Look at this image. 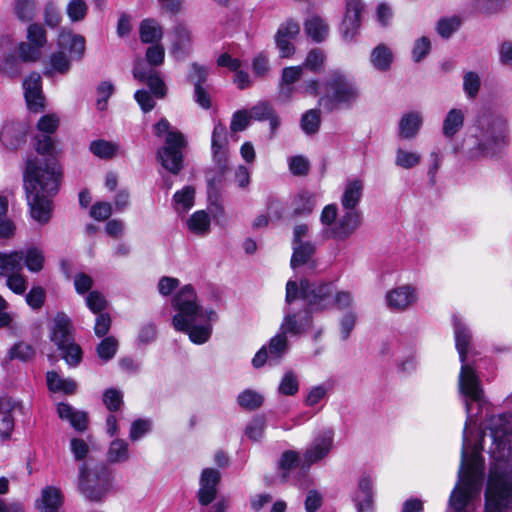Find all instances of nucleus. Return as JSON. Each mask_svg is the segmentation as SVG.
I'll return each instance as SVG.
<instances>
[{
	"mask_svg": "<svg viewBox=\"0 0 512 512\" xmlns=\"http://www.w3.org/2000/svg\"><path fill=\"white\" fill-rule=\"evenodd\" d=\"M453 325L455 345L462 363L458 388L459 393L464 398L467 417L463 431L459 480L450 495L449 503L455 511L464 512L470 508L473 500L479 497L484 477L483 459L477 445H474L468 457L470 441L467 430L469 426L477 421V414L473 412V403L477 404L478 410H482L488 404L478 375L474 368L466 363L471 333L458 317L453 318Z\"/></svg>",
	"mask_w": 512,
	"mask_h": 512,
	"instance_id": "obj_1",
	"label": "nucleus"
},
{
	"mask_svg": "<svg viewBox=\"0 0 512 512\" xmlns=\"http://www.w3.org/2000/svg\"><path fill=\"white\" fill-rule=\"evenodd\" d=\"M264 401V397L251 389L244 390L237 397L238 404L247 410H255L259 408Z\"/></svg>",
	"mask_w": 512,
	"mask_h": 512,
	"instance_id": "obj_47",
	"label": "nucleus"
},
{
	"mask_svg": "<svg viewBox=\"0 0 512 512\" xmlns=\"http://www.w3.org/2000/svg\"><path fill=\"white\" fill-rule=\"evenodd\" d=\"M481 86V80L477 73L467 72L463 76V90L466 95L473 99L477 96Z\"/></svg>",
	"mask_w": 512,
	"mask_h": 512,
	"instance_id": "obj_54",
	"label": "nucleus"
},
{
	"mask_svg": "<svg viewBox=\"0 0 512 512\" xmlns=\"http://www.w3.org/2000/svg\"><path fill=\"white\" fill-rule=\"evenodd\" d=\"M118 342L112 337H106L97 346V354L103 361H108L114 357L117 352Z\"/></svg>",
	"mask_w": 512,
	"mask_h": 512,
	"instance_id": "obj_52",
	"label": "nucleus"
},
{
	"mask_svg": "<svg viewBox=\"0 0 512 512\" xmlns=\"http://www.w3.org/2000/svg\"><path fill=\"white\" fill-rule=\"evenodd\" d=\"M423 117L420 112L404 114L399 121V136L403 139L414 138L422 125Z\"/></svg>",
	"mask_w": 512,
	"mask_h": 512,
	"instance_id": "obj_31",
	"label": "nucleus"
},
{
	"mask_svg": "<svg viewBox=\"0 0 512 512\" xmlns=\"http://www.w3.org/2000/svg\"><path fill=\"white\" fill-rule=\"evenodd\" d=\"M18 52L23 62H36L41 57V49L28 42L19 43Z\"/></svg>",
	"mask_w": 512,
	"mask_h": 512,
	"instance_id": "obj_58",
	"label": "nucleus"
},
{
	"mask_svg": "<svg viewBox=\"0 0 512 512\" xmlns=\"http://www.w3.org/2000/svg\"><path fill=\"white\" fill-rule=\"evenodd\" d=\"M34 354L35 350L30 344L20 342L14 345L11 349L10 358L19 359L21 361H28L33 358Z\"/></svg>",
	"mask_w": 512,
	"mask_h": 512,
	"instance_id": "obj_64",
	"label": "nucleus"
},
{
	"mask_svg": "<svg viewBox=\"0 0 512 512\" xmlns=\"http://www.w3.org/2000/svg\"><path fill=\"white\" fill-rule=\"evenodd\" d=\"M58 126L59 118L55 114H47L39 119L37 128L43 135L36 137L35 149L38 153L42 155L54 154L55 147L50 134H53Z\"/></svg>",
	"mask_w": 512,
	"mask_h": 512,
	"instance_id": "obj_16",
	"label": "nucleus"
},
{
	"mask_svg": "<svg viewBox=\"0 0 512 512\" xmlns=\"http://www.w3.org/2000/svg\"><path fill=\"white\" fill-rule=\"evenodd\" d=\"M171 37V54L177 59H183L191 50V32L185 26L178 25L172 31Z\"/></svg>",
	"mask_w": 512,
	"mask_h": 512,
	"instance_id": "obj_25",
	"label": "nucleus"
},
{
	"mask_svg": "<svg viewBox=\"0 0 512 512\" xmlns=\"http://www.w3.org/2000/svg\"><path fill=\"white\" fill-rule=\"evenodd\" d=\"M211 219L204 210L194 212L187 220V227L190 232L197 235H204L210 230Z\"/></svg>",
	"mask_w": 512,
	"mask_h": 512,
	"instance_id": "obj_39",
	"label": "nucleus"
},
{
	"mask_svg": "<svg viewBox=\"0 0 512 512\" xmlns=\"http://www.w3.org/2000/svg\"><path fill=\"white\" fill-rule=\"evenodd\" d=\"M0 72L10 78L19 77L22 72L20 60L13 54L0 52Z\"/></svg>",
	"mask_w": 512,
	"mask_h": 512,
	"instance_id": "obj_46",
	"label": "nucleus"
},
{
	"mask_svg": "<svg viewBox=\"0 0 512 512\" xmlns=\"http://www.w3.org/2000/svg\"><path fill=\"white\" fill-rule=\"evenodd\" d=\"M23 254V265L25 264V266L30 272L37 273L43 269L45 257L40 249L36 247H31L28 248L26 251H23Z\"/></svg>",
	"mask_w": 512,
	"mask_h": 512,
	"instance_id": "obj_45",
	"label": "nucleus"
},
{
	"mask_svg": "<svg viewBox=\"0 0 512 512\" xmlns=\"http://www.w3.org/2000/svg\"><path fill=\"white\" fill-rule=\"evenodd\" d=\"M287 311L280 326L285 334L299 335L306 332L312 325L311 312L307 301L303 299L301 284L289 280L286 284Z\"/></svg>",
	"mask_w": 512,
	"mask_h": 512,
	"instance_id": "obj_6",
	"label": "nucleus"
},
{
	"mask_svg": "<svg viewBox=\"0 0 512 512\" xmlns=\"http://www.w3.org/2000/svg\"><path fill=\"white\" fill-rule=\"evenodd\" d=\"M71 61L70 57H68L64 51L52 53L44 69V75L51 77L55 73L66 74L70 70Z\"/></svg>",
	"mask_w": 512,
	"mask_h": 512,
	"instance_id": "obj_35",
	"label": "nucleus"
},
{
	"mask_svg": "<svg viewBox=\"0 0 512 512\" xmlns=\"http://www.w3.org/2000/svg\"><path fill=\"white\" fill-rule=\"evenodd\" d=\"M292 257H291V267L293 269L307 264L313 257L316 252V245L311 242L299 243L292 245Z\"/></svg>",
	"mask_w": 512,
	"mask_h": 512,
	"instance_id": "obj_36",
	"label": "nucleus"
},
{
	"mask_svg": "<svg viewBox=\"0 0 512 512\" xmlns=\"http://www.w3.org/2000/svg\"><path fill=\"white\" fill-rule=\"evenodd\" d=\"M460 26V20L457 17L443 18L437 23V31L443 38H448Z\"/></svg>",
	"mask_w": 512,
	"mask_h": 512,
	"instance_id": "obj_63",
	"label": "nucleus"
},
{
	"mask_svg": "<svg viewBox=\"0 0 512 512\" xmlns=\"http://www.w3.org/2000/svg\"><path fill=\"white\" fill-rule=\"evenodd\" d=\"M334 430L326 427L321 429L312 439L302 456V467L311 465L325 459L331 452L334 444Z\"/></svg>",
	"mask_w": 512,
	"mask_h": 512,
	"instance_id": "obj_12",
	"label": "nucleus"
},
{
	"mask_svg": "<svg viewBox=\"0 0 512 512\" xmlns=\"http://www.w3.org/2000/svg\"><path fill=\"white\" fill-rule=\"evenodd\" d=\"M194 198V187L185 186L174 194L172 206L177 213L184 214L193 207Z\"/></svg>",
	"mask_w": 512,
	"mask_h": 512,
	"instance_id": "obj_37",
	"label": "nucleus"
},
{
	"mask_svg": "<svg viewBox=\"0 0 512 512\" xmlns=\"http://www.w3.org/2000/svg\"><path fill=\"white\" fill-rule=\"evenodd\" d=\"M139 34L144 43L159 42L163 36L161 26L153 19H145L141 22Z\"/></svg>",
	"mask_w": 512,
	"mask_h": 512,
	"instance_id": "obj_40",
	"label": "nucleus"
},
{
	"mask_svg": "<svg viewBox=\"0 0 512 512\" xmlns=\"http://www.w3.org/2000/svg\"><path fill=\"white\" fill-rule=\"evenodd\" d=\"M57 413L62 420H66L77 431L87 429L88 417L84 411L77 410L67 403H59Z\"/></svg>",
	"mask_w": 512,
	"mask_h": 512,
	"instance_id": "obj_29",
	"label": "nucleus"
},
{
	"mask_svg": "<svg viewBox=\"0 0 512 512\" xmlns=\"http://www.w3.org/2000/svg\"><path fill=\"white\" fill-rule=\"evenodd\" d=\"M392 60L393 54L391 50L383 44L375 47L371 53V63L380 71L388 70L391 66Z\"/></svg>",
	"mask_w": 512,
	"mask_h": 512,
	"instance_id": "obj_43",
	"label": "nucleus"
},
{
	"mask_svg": "<svg viewBox=\"0 0 512 512\" xmlns=\"http://www.w3.org/2000/svg\"><path fill=\"white\" fill-rule=\"evenodd\" d=\"M315 205V195L308 191H302L293 199V212L295 215L310 214Z\"/></svg>",
	"mask_w": 512,
	"mask_h": 512,
	"instance_id": "obj_42",
	"label": "nucleus"
},
{
	"mask_svg": "<svg viewBox=\"0 0 512 512\" xmlns=\"http://www.w3.org/2000/svg\"><path fill=\"white\" fill-rule=\"evenodd\" d=\"M265 429V420L261 417L253 418L246 427V436L253 440L258 441L262 438Z\"/></svg>",
	"mask_w": 512,
	"mask_h": 512,
	"instance_id": "obj_62",
	"label": "nucleus"
},
{
	"mask_svg": "<svg viewBox=\"0 0 512 512\" xmlns=\"http://www.w3.org/2000/svg\"><path fill=\"white\" fill-rule=\"evenodd\" d=\"M385 300L390 310L402 312L418 301V292L411 285H401L389 290L386 293Z\"/></svg>",
	"mask_w": 512,
	"mask_h": 512,
	"instance_id": "obj_17",
	"label": "nucleus"
},
{
	"mask_svg": "<svg viewBox=\"0 0 512 512\" xmlns=\"http://www.w3.org/2000/svg\"><path fill=\"white\" fill-rule=\"evenodd\" d=\"M155 135H166V145L158 151L162 166L173 174L182 168V148L185 146L184 136L177 130L171 129L167 119L162 118L154 127Z\"/></svg>",
	"mask_w": 512,
	"mask_h": 512,
	"instance_id": "obj_9",
	"label": "nucleus"
},
{
	"mask_svg": "<svg viewBox=\"0 0 512 512\" xmlns=\"http://www.w3.org/2000/svg\"><path fill=\"white\" fill-rule=\"evenodd\" d=\"M57 44L62 51H68L71 60L79 61L84 57L86 42L80 34L63 30L58 36Z\"/></svg>",
	"mask_w": 512,
	"mask_h": 512,
	"instance_id": "obj_20",
	"label": "nucleus"
},
{
	"mask_svg": "<svg viewBox=\"0 0 512 512\" xmlns=\"http://www.w3.org/2000/svg\"><path fill=\"white\" fill-rule=\"evenodd\" d=\"M21 408V403L12 398L4 397L0 399V438L2 440L10 438L14 429L13 413Z\"/></svg>",
	"mask_w": 512,
	"mask_h": 512,
	"instance_id": "obj_23",
	"label": "nucleus"
},
{
	"mask_svg": "<svg viewBox=\"0 0 512 512\" xmlns=\"http://www.w3.org/2000/svg\"><path fill=\"white\" fill-rule=\"evenodd\" d=\"M106 459L112 464L128 461L130 459L128 442L121 438L112 440L106 452Z\"/></svg>",
	"mask_w": 512,
	"mask_h": 512,
	"instance_id": "obj_34",
	"label": "nucleus"
},
{
	"mask_svg": "<svg viewBox=\"0 0 512 512\" xmlns=\"http://www.w3.org/2000/svg\"><path fill=\"white\" fill-rule=\"evenodd\" d=\"M288 350V340L284 332L280 331L272 337L267 346H263L253 357L252 365L262 367L265 363L277 364Z\"/></svg>",
	"mask_w": 512,
	"mask_h": 512,
	"instance_id": "obj_13",
	"label": "nucleus"
},
{
	"mask_svg": "<svg viewBox=\"0 0 512 512\" xmlns=\"http://www.w3.org/2000/svg\"><path fill=\"white\" fill-rule=\"evenodd\" d=\"M103 402L109 411H117L123 403V395L120 391L110 388L105 391Z\"/></svg>",
	"mask_w": 512,
	"mask_h": 512,
	"instance_id": "obj_61",
	"label": "nucleus"
},
{
	"mask_svg": "<svg viewBox=\"0 0 512 512\" xmlns=\"http://www.w3.org/2000/svg\"><path fill=\"white\" fill-rule=\"evenodd\" d=\"M27 39L28 43L42 49L47 42L44 27L36 23L30 24L27 28Z\"/></svg>",
	"mask_w": 512,
	"mask_h": 512,
	"instance_id": "obj_51",
	"label": "nucleus"
},
{
	"mask_svg": "<svg viewBox=\"0 0 512 512\" xmlns=\"http://www.w3.org/2000/svg\"><path fill=\"white\" fill-rule=\"evenodd\" d=\"M151 429V421L148 419H137L132 422L130 431H129V439L132 442H136L140 440L143 436H145Z\"/></svg>",
	"mask_w": 512,
	"mask_h": 512,
	"instance_id": "obj_57",
	"label": "nucleus"
},
{
	"mask_svg": "<svg viewBox=\"0 0 512 512\" xmlns=\"http://www.w3.org/2000/svg\"><path fill=\"white\" fill-rule=\"evenodd\" d=\"M133 75L135 79L146 82L155 97L163 98L166 95L165 83L157 71L148 69L141 62H137L133 69Z\"/></svg>",
	"mask_w": 512,
	"mask_h": 512,
	"instance_id": "obj_22",
	"label": "nucleus"
},
{
	"mask_svg": "<svg viewBox=\"0 0 512 512\" xmlns=\"http://www.w3.org/2000/svg\"><path fill=\"white\" fill-rule=\"evenodd\" d=\"M299 390V381L297 375L293 371L284 374L280 381L278 391L282 395H295Z\"/></svg>",
	"mask_w": 512,
	"mask_h": 512,
	"instance_id": "obj_50",
	"label": "nucleus"
},
{
	"mask_svg": "<svg viewBox=\"0 0 512 512\" xmlns=\"http://www.w3.org/2000/svg\"><path fill=\"white\" fill-rule=\"evenodd\" d=\"M58 349L61 350L62 357L69 366L75 367L81 362V348L73 341L67 343L66 347H59Z\"/></svg>",
	"mask_w": 512,
	"mask_h": 512,
	"instance_id": "obj_53",
	"label": "nucleus"
},
{
	"mask_svg": "<svg viewBox=\"0 0 512 512\" xmlns=\"http://www.w3.org/2000/svg\"><path fill=\"white\" fill-rule=\"evenodd\" d=\"M303 299L308 302L312 310H325L332 305L339 309L350 307L353 302L349 292L336 289L332 283L315 284L308 280L301 281Z\"/></svg>",
	"mask_w": 512,
	"mask_h": 512,
	"instance_id": "obj_8",
	"label": "nucleus"
},
{
	"mask_svg": "<svg viewBox=\"0 0 512 512\" xmlns=\"http://www.w3.org/2000/svg\"><path fill=\"white\" fill-rule=\"evenodd\" d=\"M507 120L499 114L483 110L476 116L471 133L464 140V155L470 160L492 156L507 143Z\"/></svg>",
	"mask_w": 512,
	"mask_h": 512,
	"instance_id": "obj_5",
	"label": "nucleus"
},
{
	"mask_svg": "<svg viewBox=\"0 0 512 512\" xmlns=\"http://www.w3.org/2000/svg\"><path fill=\"white\" fill-rule=\"evenodd\" d=\"M362 4L360 0H346V13L342 22V36L345 41H352L360 26Z\"/></svg>",
	"mask_w": 512,
	"mask_h": 512,
	"instance_id": "obj_21",
	"label": "nucleus"
},
{
	"mask_svg": "<svg viewBox=\"0 0 512 512\" xmlns=\"http://www.w3.org/2000/svg\"><path fill=\"white\" fill-rule=\"evenodd\" d=\"M304 30L309 38L316 43H320L326 39L329 27L322 17L311 15L304 23Z\"/></svg>",
	"mask_w": 512,
	"mask_h": 512,
	"instance_id": "obj_32",
	"label": "nucleus"
},
{
	"mask_svg": "<svg viewBox=\"0 0 512 512\" xmlns=\"http://www.w3.org/2000/svg\"><path fill=\"white\" fill-rule=\"evenodd\" d=\"M373 484L374 481L369 475H362L353 494V501L357 512H373Z\"/></svg>",
	"mask_w": 512,
	"mask_h": 512,
	"instance_id": "obj_19",
	"label": "nucleus"
},
{
	"mask_svg": "<svg viewBox=\"0 0 512 512\" xmlns=\"http://www.w3.org/2000/svg\"><path fill=\"white\" fill-rule=\"evenodd\" d=\"M320 125V113L316 109L307 111L301 120V127L307 134H313L317 132Z\"/></svg>",
	"mask_w": 512,
	"mask_h": 512,
	"instance_id": "obj_55",
	"label": "nucleus"
},
{
	"mask_svg": "<svg viewBox=\"0 0 512 512\" xmlns=\"http://www.w3.org/2000/svg\"><path fill=\"white\" fill-rule=\"evenodd\" d=\"M303 75V67L289 66L285 67L282 71L281 79L279 82V97L282 100H288L294 93L293 84L300 80Z\"/></svg>",
	"mask_w": 512,
	"mask_h": 512,
	"instance_id": "obj_28",
	"label": "nucleus"
},
{
	"mask_svg": "<svg viewBox=\"0 0 512 512\" xmlns=\"http://www.w3.org/2000/svg\"><path fill=\"white\" fill-rule=\"evenodd\" d=\"M364 183L359 178L348 179L341 197V205L346 210H355L363 195Z\"/></svg>",
	"mask_w": 512,
	"mask_h": 512,
	"instance_id": "obj_27",
	"label": "nucleus"
},
{
	"mask_svg": "<svg viewBox=\"0 0 512 512\" xmlns=\"http://www.w3.org/2000/svg\"><path fill=\"white\" fill-rule=\"evenodd\" d=\"M288 166L293 175L305 176L309 172L310 162L306 157L297 155L288 159Z\"/></svg>",
	"mask_w": 512,
	"mask_h": 512,
	"instance_id": "obj_56",
	"label": "nucleus"
},
{
	"mask_svg": "<svg viewBox=\"0 0 512 512\" xmlns=\"http://www.w3.org/2000/svg\"><path fill=\"white\" fill-rule=\"evenodd\" d=\"M465 114L463 110L452 108L446 114L443 125L442 133L446 138H453L464 126Z\"/></svg>",
	"mask_w": 512,
	"mask_h": 512,
	"instance_id": "obj_33",
	"label": "nucleus"
},
{
	"mask_svg": "<svg viewBox=\"0 0 512 512\" xmlns=\"http://www.w3.org/2000/svg\"><path fill=\"white\" fill-rule=\"evenodd\" d=\"M324 92L318 104L328 112L341 106H351L358 98V88L354 81L340 70L329 72L324 83Z\"/></svg>",
	"mask_w": 512,
	"mask_h": 512,
	"instance_id": "obj_7",
	"label": "nucleus"
},
{
	"mask_svg": "<svg viewBox=\"0 0 512 512\" xmlns=\"http://www.w3.org/2000/svg\"><path fill=\"white\" fill-rule=\"evenodd\" d=\"M78 487L88 500L101 501L111 488L110 474L106 469H102L100 473H91L82 465Z\"/></svg>",
	"mask_w": 512,
	"mask_h": 512,
	"instance_id": "obj_11",
	"label": "nucleus"
},
{
	"mask_svg": "<svg viewBox=\"0 0 512 512\" xmlns=\"http://www.w3.org/2000/svg\"><path fill=\"white\" fill-rule=\"evenodd\" d=\"M24 97L31 112L39 113L45 108V97L42 91V78L39 73L32 72L23 80Z\"/></svg>",
	"mask_w": 512,
	"mask_h": 512,
	"instance_id": "obj_15",
	"label": "nucleus"
},
{
	"mask_svg": "<svg viewBox=\"0 0 512 512\" xmlns=\"http://www.w3.org/2000/svg\"><path fill=\"white\" fill-rule=\"evenodd\" d=\"M89 150L98 158L111 159L117 155L119 145L115 142L98 139L90 143Z\"/></svg>",
	"mask_w": 512,
	"mask_h": 512,
	"instance_id": "obj_41",
	"label": "nucleus"
},
{
	"mask_svg": "<svg viewBox=\"0 0 512 512\" xmlns=\"http://www.w3.org/2000/svg\"><path fill=\"white\" fill-rule=\"evenodd\" d=\"M362 214L357 210H347L329 229V237L344 241L350 238L361 226Z\"/></svg>",
	"mask_w": 512,
	"mask_h": 512,
	"instance_id": "obj_14",
	"label": "nucleus"
},
{
	"mask_svg": "<svg viewBox=\"0 0 512 512\" xmlns=\"http://www.w3.org/2000/svg\"><path fill=\"white\" fill-rule=\"evenodd\" d=\"M12 10L18 20L28 22L33 20L37 9L34 0H13Z\"/></svg>",
	"mask_w": 512,
	"mask_h": 512,
	"instance_id": "obj_44",
	"label": "nucleus"
},
{
	"mask_svg": "<svg viewBox=\"0 0 512 512\" xmlns=\"http://www.w3.org/2000/svg\"><path fill=\"white\" fill-rule=\"evenodd\" d=\"M421 161V156L416 152H411L398 148L396 151L395 164L404 169H411L417 166Z\"/></svg>",
	"mask_w": 512,
	"mask_h": 512,
	"instance_id": "obj_49",
	"label": "nucleus"
},
{
	"mask_svg": "<svg viewBox=\"0 0 512 512\" xmlns=\"http://www.w3.org/2000/svg\"><path fill=\"white\" fill-rule=\"evenodd\" d=\"M51 340L58 348L66 347V344L72 341L71 323L67 316L63 314L56 316L51 331Z\"/></svg>",
	"mask_w": 512,
	"mask_h": 512,
	"instance_id": "obj_30",
	"label": "nucleus"
},
{
	"mask_svg": "<svg viewBox=\"0 0 512 512\" xmlns=\"http://www.w3.org/2000/svg\"><path fill=\"white\" fill-rule=\"evenodd\" d=\"M86 305L94 314H100L105 310L107 301L103 294L98 291H92L86 296Z\"/></svg>",
	"mask_w": 512,
	"mask_h": 512,
	"instance_id": "obj_59",
	"label": "nucleus"
},
{
	"mask_svg": "<svg viewBox=\"0 0 512 512\" xmlns=\"http://www.w3.org/2000/svg\"><path fill=\"white\" fill-rule=\"evenodd\" d=\"M61 179L60 168L55 164L41 162L37 157L26 159L24 187L30 214L41 224L49 221L52 212L50 196L58 192Z\"/></svg>",
	"mask_w": 512,
	"mask_h": 512,
	"instance_id": "obj_3",
	"label": "nucleus"
},
{
	"mask_svg": "<svg viewBox=\"0 0 512 512\" xmlns=\"http://www.w3.org/2000/svg\"><path fill=\"white\" fill-rule=\"evenodd\" d=\"M172 305L177 311L172 319L175 330L188 334L189 339L195 344L206 343L212 333L211 322L217 319L216 312L212 309H202L191 285H185L177 292Z\"/></svg>",
	"mask_w": 512,
	"mask_h": 512,
	"instance_id": "obj_4",
	"label": "nucleus"
},
{
	"mask_svg": "<svg viewBox=\"0 0 512 512\" xmlns=\"http://www.w3.org/2000/svg\"><path fill=\"white\" fill-rule=\"evenodd\" d=\"M326 61V55L325 53L319 49L314 48L307 54L303 65H301L304 68L310 70L311 72H319L322 67L324 66Z\"/></svg>",
	"mask_w": 512,
	"mask_h": 512,
	"instance_id": "obj_48",
	"label": "nucleus"
},
{
	"mask_svg": "<svg viewBox=\"0 0 512 512\" xmlns=\"http://www.w3.org/2000/svg\"><path fill=\"white\" fill-rule=\"evenodd\" d=\"M328 387L326 385H317L309 389L304 403L308 407H313L326 398Z\"/></svg>",
	"mask_w": 512,
	"mask_h": 512,
	"instance_id": "obj_60",
	"label": "nucleus"
},
{
	"mask_svg": "<svg viewBox=\"0 0 512 512\" xmlns=\"http://www.w3.org/2000/svg\"><path fill=\"white\" fill-rule=\"evenodd\" d=\"M47 385L52 392L72 394L77 388L76 382L71 378H62L58 373L50 371L47 373Z\"/></svg>",
	"mask_w": 512,
	"mask_h": 512,
	"instance_id": "obj_38",
	"label": "nucleus"
},
{
	"mask_svg": "<svg viewBox=\"0 0 512 512\" xmlns=\"http://www.w3.org/2000/svg\"><path fill=\"white\" fill-rule=\"evenodd\" d=\"M62 503L61 490L55 486H47L41 491L40 498L36 500V507L40 512H59Z\"/></svg>",
	"mask_w": 512,
	"mask_h": 512,
	"instance_id": "obj_26",
	"label": "nucleus"
},
{
	"mask_svg": "<svg viewBox=\"0 0 512 512\" xmlns=\"http://www.w3.org/2000/svg\"><path fill=\"white\" fill-rule=\"evenodd\" d=\"M26 128L20 123H7L0 131V142L9 150H16L26 141Z\"/></svg>",
	"mask_w": 512,
	"mask_h": 512,
	"instance_id": "obj_24",
	"label": "nucleus"
},
{
	"mask_svg": "<svg viewBox=\"0 0 512 512\" xmlns=\"http://www.w3.org/2000/svg\"><path fill=\"white\" fill-rule=\"evenodd\" d=\"M489 429L493 440L490 453L496 462L488 478L485 512H507L512 510V463H506L512 452V414L493 416Z\"/></svg>",
	"mask_w": 512,
	"mask_h": 512,
	"instance_id": "obj_2",
	"label": "nucleus"
},
{
	"mask_svg": "<svg viewBox=\"0 0 512 512\" xmlns=\"http://www.w3.org/2000/svg\"><path fill=\"white\" fill-rule=\"evenodd\" d=\"M220 478L221 474L216 469L206 468L202 471L198 490V501L201 505L206 506L214 501Z\"/></svg>",
	"mask_w": 512,
	"mask_h": 512,
	"instance_id": "obj_18",
	"label": "nucleus"
},
{
	"mask_svg": "<svg viewBox=\"0 0 512 512\" xmlns=\"http://www.w3.org/2000/svg\"><path fill=\"white\" fill-rule=\"evenodd\" d=\"M23 259V250L0 252V276L5 278L6 287L17 295H23L28 288Z\"/></svg>",
	"mask_w": 512,
	"mask_h": 512,
	"instance_id": "obj_10",
	"label": "nucleus"
}]
</instances>
